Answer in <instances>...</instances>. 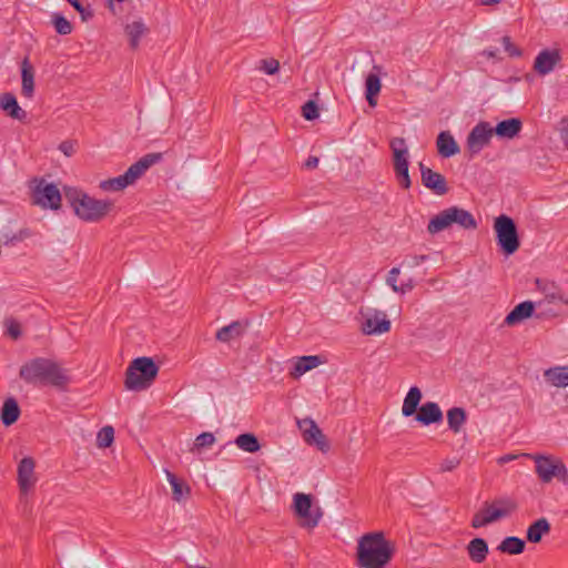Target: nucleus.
Returning <instances> with one entry per match:
<instances>
[{"label": "nucleus", "mask_w": 568, "mask_h": 568, "mask_svg": "<svg viewBox=\"0 0 568 568\" xmlns=\"http://www.w3.org/2000/svg\"><path fill=\"white\" fill-rule=\"evenodd\" d=\"M19 377L33 386L49 385L61 390L65 389L71 382L69 371L47 357H36L26 362L20 367Z\"/></svg>", "instance_id": "f257e3e1"}, {"label": "nucleus", "mask_w": 568, "mask_h": 568, "mask_svg": "<svg viewBox=\"0 0 568 568\" xmlns=\"http://www.w3.org/2000/svg\"><path fill=\"white\" fill-rule=\"evenodd\" d=\"M393 554L394 547L382 531L365 534L358 540L357 562L361 568H385Z\"/></svg>", "instance_id": "f03ea898"}, {"label": "nucleus", "mask_w": 568, "mask_h": 568, "mask_svg": "<svg viewBox=\"0 0 568 568\" xmlns=\"http://www.w3.org/2000/svg\"><path fill=\"white\" fill-rule=\"evenodd\" d=\"M64 196L74 213L87 222L100 221L109 214L114 205L110 200H97L72 186L64 187Z\"/></svg>", "instance_id": "7ed1b4c3"}, {"label": "nucleus", "mask_w": 568, "mask_h": 568, "mask_svg": "<svg viewBox=\"0 0 568 568\" xmlns=\"http://www.w3.org/2000/svg\"><path fill=\"white\" fill-rule=\"evenodd\" d=\"M159 373V366L153 358L142 356L133 359L125 372V388L143 390L151 386Z\"/></svg>", "instance_id": "20e7f679"}, {"label": "nucleus", "mask_w": 568, "mask_h": 568, "mask_svg": "<svg viewBox=\"0 0 568 568\" xmlns=\"http://www.w3.org/2000/svg\"><path fill=\"white\" fill-rule=\"evenodd\" d=\"M161 158L160 153H149L133 163L123 174L102 181L100 187L103 191H121L132 185L150 166L159 162Z\"/></svg>", "instance_id": "39448f33"}, {"label": "nucleus", "mask_w": 568, "mask_h": 568, "mask_svg": "<svg viewBox=\"0 0 568 568\" xmlns=\"http://www.w3.org/2000/svg\"><path fill=\"white\" fill-rule=\"evenodd\" d=\"M525 456L535 462V471L542 483H550L557 478L568 485V469L560 458L541 454H525Z\"/></svg>", "instance_id": "423d86ee"}, {"label": "nucleus", "mask_w": 568, "mask_h": 568, "mask_svg": "<svg viewBox=\"0 0 568 568\" xmlns=\"http://www.w3.org/2000/svg\"><path fill=\"white\" fill-rule=\"evenodd\" d=\"M494 229L497 244L506 255L514 254L520 246V241L514 220L505 214L495 219Z\"/></svg>", "instance_id": "0eeeda50"}, {"label": "nucleus", "mask_w": 568, "mask_h": 568, "mask_svg": "<svg viewBox=\"0 0 568 568\" xmlns=\"http://www.w3.org/2000/svg\"><path fill=\"white\" fill-rule=\"evenodd\" d=\"M393 152V165L395 175L403 189L410 187V178L408 174V148L404 138H393L389 142Z\"/></svg>", "instance_id": "6e6552de"}, {"label": "nucleus", "mask_w": 568, "mask_h": 568, "mask_svg": "<svg viewBox=\"0 0 568 568\" xmlns=\"http://www.w3.org/2000/svg\"><path fill=\"white\" fill-rule=\"evenodd\" d=\"M32 183L33 204L50 210H58L61 206V193L55 184L44 179H34Z\"/></svg>", "instance_id": "1a4fd4ad"}, {"label": "nucleus", "mask_w": 568, "mask_h": 568, "mask_svg": "<svg viewBox=\"0 0 568 568\" xmlns=\"http://www.w3.org/2000/svg\"><path fill=\"white\" fill-rule=\"evenodd\" d=\"M294 509L296 515L304 520V527L314 528L318 525L322 511L318 507L315 509L312 508L311 495L296 493L294 495Z\"/></svg>", "instance_id": "9d476101"}, {"label": "nucleus", "mask_w": 568, "mask_h": 568, "mask_svg": "<svg viewBox=\"0 0 568 568\" xmlns=\"http://www.w3.org/2000/svg\"><path fill=\"white\" fill-rule=\"evenodd\" d=\"M364 322L362 324V331L366 335H379L387 333L390 329V321L383 311L367 308L361 311Z\"/></svg>", "instance_id": "9b49d317"}, {"label": "nucleus", "mask_w": 568, "mask_h": 568, "mask_svg": "<svg viewBox=\"0 0 568 568\" xmlns=\"http://www.w3.org/2000/svg\"><path fill=\"white\" fill-rule=\"evenodd\" d=\"M494 135V128L488 122H479L467 135V149L471 154L479 153L490 143Z\"/></svg>", "instance_id": "f8f14e48"}, {"label": "nucleus", "mask_w": 568, "mask_h": 568, "mask_svg": "<svg viewBox=\"0 0 568 568\" xmlns=\"http://www.w3.org/2000/svg\"><path fill=\"white\" fill-rule=\"evenodd\" d=\"M420 170L422 183L425 187L432 190L437 195H444L448 192V186L445 178L428 166H426L423 162L418 164Z\"/></svg>", "instance_id": "ddd939ff"}, {"label": "nucleus", "mask_w": 568, "mask_h": 568, "mask_svg": "<svg viewBox=\"0 0 568 568\" xmlns=\"http://www.w3.org/2000/svg\"><path fill=\"white\" fill-rule=\"evenodd\" d=\"M36 463L31 457H23L18 465V485L21 493L27 494L37 483Z\"/></svg>", "instance_id": "4468645a"}, {"label": "nucleus", "mask_w": 568, "mask_h": 568, "mask_svg": "<svg viewBox=\"0 0 568 568\" xmlns=\"http://www.w3.org/2000/svg\"><path fill=\"white\" fill-rule=\"evenodd\" d=\"M560 59L558 50H542L535 59L534 69L537 73L546 75L555 69Z\"/></svg>", "instance_id": "2eb2a0df"}, {"label": "nucleus", "mask_w": 568, "mask_h": 568, "mask_svg": "<svg viewBox=\"0 0 568 568\" xmlns=\"http://www.w3.org/2000/svg\"><path fill=\"white\" fill-rule=\"evenodd\" d=\"M415 419L423 425L437 424L443 420V412L437 403L426 402L418 408Z\"/></svg>", "instance_id": "dca6fc26"}, {"label": "nucleus", "mask_w": 568, "mask_h": 568, "mask_svg": "<svg viewBox=\"0 0 568 568\" xmlns=\"http://www.w3.org/2000/svg\"><path fill=\"white\" fill-rule=\"evenodd\" d=\"M535 312V303L531 301H525L516 305L505 317L504 324L507 326H514L523 321L530 318Z\"/></svg>", "instance_id": "f3484780"}, {"label": "nucleus", "mask_w": 568, "mask_h": 568, "mask_svg": "<svg viewBox=\"0 0 568 568\" xmlns=\"http://www.w3.org/2000/svg\"><path fill=\"white\" fill-rule=\"evenodd\" d=\"M503 519L501 514L496 511L491 503H485L471 519L473 528H481Z\"/></svg>", "instance_id": "a211bd4d"}, {"label": "nucleus", "mask_w": 568, "mask_h": 568, "mask_svg": "<svg viewBox=\"0 0 568 568\" xmlns=\"http://www.w3.org/2000/svg\"><path fill=\"white\" fill-rule=\"evenodd\" d=\"M447 212L452 225L457 224L465 230H475L477 227L475 217L467 210L458 206H450L447 209Z\"/></svg>", "instance_id": "6ab92c4d"}, {"label": "nucleus", "mask_w": 568, "mask_h": 568, "mask_svg": "<svg viewBox=\"0 0 568 568\" xmlns=\"http://www.w3.org/2000/svg\"><path fill=\"white\" fill-rule=\"evenodd\" d=\"M0 109L14 120L23 121L27 118V112L20 108L17 98L10 92L0 94Z\"/></svg>", "instance_id": "aec40b11"}, {"label": "nucleus", "mask_w": 568, "mask_h": 568, "mask_svg": "<svg viewBox=\"0 0 568 568\" xmlns=\"http://www.w3.org/2000/svg\"><path fill=\"white\" fill-rule=\"evenodd\" d=\"M437 151L443 158H450L459 153L460 149L449 131H442L436 140Z\"/></svg>", "instance_id": "412c9836"}, {"label": "nucleus", "mask_w": 568, "mask_h": 568, "mask_svg": "<svg viewBox=\"0 0 568 568\" xmlns=\"http://www.w3.org/2000/svg\"><path fill=\"white\" fill-rule=\"evenodd\" d=\"M466 550L469 559L475 564L484 562L489 552L487 541L479 537L471 539L468 542Z\"/></svg>", "instance_id": "4be33fe9"}, {"label": "nucleus", "mask_w": 568, "mask_h": 568, "mask_svg": "<svg viewBox=\"0 0 568 568\" xmlns=\"http://www.w3.org/2000/svg\"><path fill=\"white\" fill-rule=\"evenodd\" d=\"M21 93L23 97L31 99L34 93V70L28 58L21 63Z\"/></svg>", "instance_id": "5701e85b"}, {"label": "nucleus", "mask_w": 568, "mask_h": 568, "mask_svg": "<svg viewBox=\"0 0 568 568\" xmlns=\"http://www.w3.org/2000/svg\"><path fill=\"white\" fill-rule=\"evenodd\" d=\"M550 529L551 527L548 519L545 517L539 518L529 525L527 528L526 538L529 542L538 544L541 541L545 535L550 532Z\"/></svg>", "instance_id": "b1692460"}, {"label": "nucleus", "mask_w": 568, "mask_h": 568, "mask_svg": "<svg viewBox=\"0 0 568 568\" xmlns=\"http://www.w3.org/2000/svg\"><path fill=\"white\" fill-rule=\"evenodd\" d=\"M521 128L523 122L517 118H511L500 121L494 128V133L499 138L513 139L520 132Z\"/></svg>", "instance_id": "393cba45"}, {"label": "nucleus", "mask_w": 568, "mask_h": 568, "mask_svg": "<svg viewBox=\"0 0 568 568\" xmlns=\"http://www.w3.org/2000/svg\"><path fill=\"white\" fill-rule=\"evenodd\" d=\"M246 324L240 321L232 322L231 324L223 326L216 332V339L222 343H229L235 338L242 336L245 332Z\"/></svg>", "instance_id": "a878e982"}, {"label": "nucleus", "mask_w": 568, "mask_h": 568, "mask_svg": "<svg viewBox=\"0 0 568 568\" xmlns=\"http://www.w3.org/2000/svg\"><path fill=\"white\" fill-rule=\"evenodd\" d=\"M322 364V359L317 355L302 356L298 357L294 364V368L291 372V376L298 378L308 371L317 367Z\"/></svg>", "instance_id": "bb28decb"}, {"label": "nucleus", "mask_w": 568, "mask_h": 568, "mask_svg": "<svg viewBox=\"0 0 568 568\" xmlns=\"http://www.w3.org/2000/svg\"><path fill=\"white\" fill-rule=\"evenodd\" d=\"M422 399V392L417 386H413L409 388L408 393L404 398V403L402 406V414L405 417H409L415 415L418 410V405Z\"/></svg>", "instance_id": "cd10ccee"}, {"label": "nucleus", "mask_w": 568, "mask_h": 568, "mask_svg": "<svg viewBox=\"0 0 568 568\" xmlns=\"http://www.w3.org/2000/svg\"><path fill=\"white\" fill-rule=\"evenodd\" d=\"M20 413L18 402L13 397H9L2 405L0 419L3 425L10 426L18 420Z\"/></svg>", "instance_id": "c85d7f7f"}, {"label": "nucleus", "mask_w": 568, "mask_h": 568, "mask_svg": "<svg viewBox=\"0 0 568 568\" xmlns=\"http://www.w3.org/2000/svg\"><path fill=\"white\" fill-rule=\"evenodd\" d=\"M166 478L172 487V498L173 500L181 503L185 498H187L191 494L190 487L179 479L170 470H165Z\"/></svg>", "instance_id": "c756f323"}, {"label": "nucleus", "mask_w": 568, "mask_h": 568, "mask_svg": "<svg viewBox=\"0 0 568 568\" xmlns=\"http://www.w3.org/2000/svg\"><path fill=\"white\" fill-rule=\"evenodd\" d=\"M545 378L556 387L568 386V366H558L545 371Z\"/></svg>", "instance_id": "7c9ffc66"}, {"label": "nucleus", "mask_w": 568, "mask_h": 568, "mask_svg": "<svg viewBox=\"0 0 568 568\" xmlns=\"http://www.w3.org/2000/svg\"><path fill=\"white\" fill-rule=\"evenodd\" d=\"M526 547L525 540L519 537H506L497 547V550L507 555L523 554Z\"/></svg>", "instance_id": "2f4dec72"}, {"label": "nucleus", "mask_w": 568, "mask_h": 568, "mask_svg": "<svg viewBox=\"0 0 568 568\" xmlns=\"http://www.w3.org/2000/svg\"><path fill=\"white\" fill-rule=\"evenodd\" d=\"M466 419V412L462 407H453L447 412L448 427L455 434H458L462 430Z\"/></svg>", "instance_id": "473e14b6"}, {"label": "nucleus", "mask_w": 568, "mask_h": 568, "mask_svg": "<svg viewBox=\"0 0 568 568\" xmlns=\"http://www.w3.org/2000/svg\"><path fill=\"white\" fill-rule=\"evenodd\" d=\"M146 31L148 28L142 20H136L125 26V33L130 39V45L132 49H136L139 47L140 39Z\"/></svg>", "instance_id": "72a5a7b5"}, {"label": "nucleus", "mask_w": 568, "mask_h": 568, "mask_svg": "<svg viewBox=\"0 0 568 568\" xmlns=\"http://www.w3.org/2000/svg\"><path fill=\"white\" fill-rule=\"evenodd\" d=\"M365 87H366V100L371 106H375L376 105L375 97L379 93L381 87H382L379 77L375 73H369L366 77Z\"/></svg>", "instance_id": "f704fd0d"}, {"label": "nucleus", "mask_w": 568, "mask_h": 568, "mask_svg": "<svg viewBox=\"0 0 568 568\" xmlns=\"http://www.w3.org/2000/svg\"><path fill=\"white\" fill-rule=\"evenodd\" d=\"M452 226L447 209L440 211L438 214H436L433 219H430L427 231L430 234H437L446 229Z\"/></svg>", "instance_id": "c9c22d12"}, {"label": "nucleus", "mask_w": 568, "mask_h": 568, "mask_svg": "<svg viewBox=\"0 0 568 568\" xmlns=\"http://www.w3.org/2000/svg\"><path fill=\"white\" fill-rule=\"evenodd\" d=\"M234 443L240 449L246 453H256L261 448L257 437L251 433L239 435Z\"/></svg>", "instance_id": "e433bc0d"}, {"label": "nucleus", "mask_w": 568, "mask_h": 568, "mask_svg": "<svg viewBox=\"0 0 568 568\" xmlns=\"http://www.w3.org/2000/svg\"><path fill=\"white\" fill-rule=\"evenodd\" d=\"M491 504L495 510L501 514V518L509 517L518 508L516 500L509 497L496 498Z\"/></svg>", "instance_id": "4c0bfd02"}, {"label": "nucleus", "mask_w": 568, "mask_h": 568, "mask_svg": "<svg viewBox=\"0 0 568 568\" xmlns=\"http://www.w3.org/2000/svg\"><path fill=\"white\" fill-rule=\"evenodd\" d=\"M51 22L54 27L55 32L60 36H68L73 31L72 23L68 19H65L61 13H52Z\"/></svg>", "instance_id": "58836bf2"}, {"label": "nucleus", "mask_w": 568, "mask_h": 568, "mask_svg": "<svg viewBox=\"0 0 568 568\" xmlns=\"http://www.w3.org/2000/svg\"><path fill=\"white\" fill-rule=\"evenodd\" d=\"M313 434L310 436V440H305L308 445H315L321 452L326 453L329 449V444L326 436L323 434L318 426H311Z\"/></svg>", "instance_id": "ea45409f"}, {"label": "nucleus", "mask_w": 568, "mask_h": 568, "mask_svg": "<svg viewBox=\"0 0 568 568\" xmlns=\"http://www.w3.org/2000/svg\"><path fill=\"white\" fill-rule=\"evenodd\" d=\"M313 434L310 436V440H305L308 445H315L321 452L326 453L329 449V444L326 436L323 434L318 426H311Z\"/></svg>", "instance_id": "a19ab883"}, {"label": "nucleus", "mask_w": 568, "mask_h": 568, "mask_svg": "<svg viewBox=\"0 0 568 568\" xmlns=\"http://www.w3.org/2000/svg\"><path fill=\"white\" fill-rule=\"evenodd\" d=\"M114 440V429L112 426L102 427L97 436V444L100 448H106L112 445Z\"/></svg>", "instance_id": "79ce46f5"}, {"label": "nucleus", "mask_w": 568, "mask_h": 568, "mask_svg": "<svg viewBox=\"0 0 568 568\" xmlns=\"http://www.w3.org/2000/svg\"><path fill=\"white\" fill-rule=\"evenodd\" d=\"M215 443V437L212 433L205 432L200 434L195 440L192 450H200L205 447H210Z\"/></svg>", "instance_id": "37998d69"}, {"label": "nucleus", "mask_w": 568, "mask_h": 568, "mask_svg": "<svg viewBox=\"0 0 568 568\" xmlns=\"http://www.w3.org/2000/svg\"><path fill=\"white\" fill-rule=\"evenodd\" d=\"M4 327H6L7 334L11 338L18 339L21 336L20 323L18 321H16L14 318H6Z\"/></svg>", "instance_id": "c03bdc74"}, {"label": "nucleus", "mask_w": 568, "mask_h": 568, "mask_svg": "<svg viewBox=\"0 0 568 568\" xmlns=\"http://www.w3.org/2000/svg\"><path fill=\"white\" fill-rule=\"evenodd\" d=\"M81 16L83 21H88L93 18V11L90 7H84L80 0H67Z\"/></svg>", "instance_id": "a18cd8bd"}, {"label": "nucleus", "mask_w": 568, "mask_h": 568, "mask_svg": "<svg viewBox=\"0 0 568 568\" xmlns=\"http://www.w3.org/2000/svg\"><path fill=\"white\" fill-rule=\"evenodd\" d=\"M260 70L264 71L266 74H275L280 69V62L276 59H263L260 61Z\"/></svg>", "instance_id": "49530a36"}, {"label": "nucleus", "mask_w": 568, "mask_h": 568, "mask_svg": "<svg viewBox=\"0 0 568 568\" xmlns=\"http://www.w3.org/2000/svg\"><path fill=\"white\" fill-rule=\"evenodd\" d=\"M302 115L310 121L317 119L320 115L317 104L312 100L307 101L302 106Z\"/></svg>", "instance_id": "de8ad7c7"}, {"label": "nucleus", "mask_w": 568, "mask_h": 568, "mask_svg": "<svg viewBox=\"0 0 568 568\" xmlns=\"http://www.w3.org/2000/svg\"><path fill=\"white\" fill-rule=\"evenodd\" d=\"M297 425L300 430L303 434L304 440H310V436L313 434V429L311 426L316 427L317 424L312 418H304L301 420H297Z\"/></svg>", "instance_id": "09e8293b"}, {"label": "nucleus", "mask_w": 568, "mask_h": 568, "mask_svg": "<svg viewBox=\"0 0 568 568\" xmlns=\"http://www.w3.org/2000/svg\"><path fill=\"white\" fill-rule=\"evenodd\" d=\"M460 465V459L457 457L446 458L440 463L439 470L442 473L452 471Z\"/></svg>", "instance_id": "8fccbe9b"}, {"label": "nucleus", "mask_w": 568, "mask_h": 568, "mask_svg": "<svg viewBox=\"0 0 568 568\" xmlns=\"http://www.w3.org/2000/svg\"><path fill=\"white\" fill-rule=\"evenodd\" d=\"M501 41H503V45H504L505 51L510 57H519L521 54L520 50H518L514 45V43L511 42V40H510V38L508 36L503 37Z\"/></svg>", "instance_id": "3c124183"}, {"label": "nucleus", "mask_w": 568, "mask_h": 568, "mask_svg": "<svg viewBox=\"0 0 568 568\" xmlns=\"http://www.w3.org/2000/svg\"><path fill=\"white\" fill-rule=\"evenodd\" d=\"M399 275V268L393 267L387 275V284L392 287V290L398 293L397 277Z\"/></svg>", "instance_id": "603ef678"}, {"label": "nucleus", "mask_w": 568, "mask_h": 568, "mask_svg": "<svg viewBox=\"0 0 568 568\" xmlns=\"http://www.w3.org/2000/svg\"><path fill=\"white\" fill-rule=\"evenodd\" d=\"M59 150L65 154L67 156H71L73 155V153L75 152L74 150V145L72 142L70 141H63L60 145H59Z\"/></svg>", "instance_id": "864d4df0"}, {"label": "nucleus", "mask_w": 568, "mask_h": 568, "mask_svg": "<svg viewBox=\"0 0 568 568\" xmlns=\"http://www.w3.org/2000/svg\"><path fill=\"white\" fill-rule=\"evenodd\" d=\"M427 256L426 255H414L412 256L408 261H407V265L409 267H415V266H418L420 263H423L424 261H426Z\"/></svg>", "instance_id": "5fc2aeb1"}, {"label": "nucleus", "mask_w": 568, "mask_h": 568, "mask_svg": "<svg viewBox=\"0 0 568 568\" xmlns=\"http://www.w3.org/2000/svg\"><path fill=\"white\" fill-rule=\"evenodd\" d=\"M304 165H305V168H306V169H315V168H317V165H318V158H316V156H310V158L306 160V162H305V164H304Z\"/></svg>", "instance_id": "6e6d98bb"}, {"label": "nucleus", "mask_w": 568, "mask_h": 568, "mask_svg": "<svg viewBox=\"0 0 568 568\" xmlns=\"http://www.w3.org/2000/svg\"><path fill=\"white\" fill-rule=\"evenodd\" d=\"M414 287V283L412 280H409L406 283H403L400 286H398V293H406L408 291H412Z\"/></svg>", "instance_id": "4d7b16f0"}, {"label": "nucleus", "mask_w": 568, "mask_h": 568, "mask_svg": "<svg viewBox=\"0 0 568 568\" xmlns=\"http://www.w3.org/2000/svg\"><path fill=\"white\" fill-rule=\"evenodd\" d=\"M546 297L549 298L550 302L562 301V296L556 292L547 294Z\"/></svg>", "instance_id": "13d9d810"}, {"label": "nucleus", "mask_w": 568, "mask_h": 568, "mask_svg": "<svg viewBox=\"0 0 568 568\" xmlns=\"http://www.w3.org/2000/svg\"><path fill=\"white\" fill-rule=\"evenodd\" d=\"M503 0H478L481 6H493L501 2Z\"/></svg>", "instance_id": "bf43d9fd"}, {"label": "nucleus", "mask_w": 568, "mask_h": 568, "mask_svg": "<svg viewBox=\"0 0 568 568\" xmlns=\"http://www.w3.org/2000/svg\"><path fill=\"white\" fill-rule=\"evenodd\" d=\"M515 458H516V456H514V455H505V456H503V457L499 459V463H500V464H504V463L510 462V460H513V459H515Z\"/></svg>", "instance_id": "052dcab7"}, {"label": "nucleus", "mask_w": 568, "mask_h": 568, "mask_svg": "<svg viewBox=\"0 0 568 568\" xmlns=\"http://www.w3.org/2000/svg\"><path fill=\"white\" fill-rule=\"evenodd\" d=\"M536 283H537V286L541 290V287H540V281H539V280H537V281H536ZM542 291L545 292V291H546V288H545V287H542Z\"/></svg>", "instance_id": "680f3d73"}]
</instances>
